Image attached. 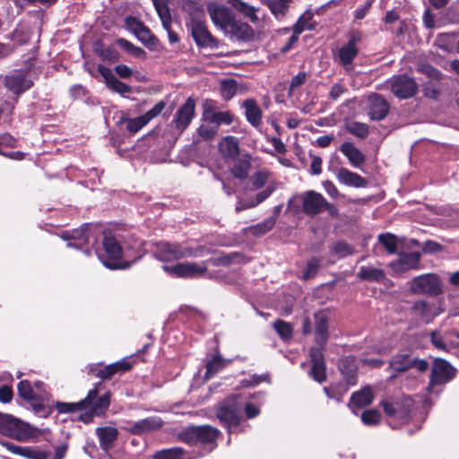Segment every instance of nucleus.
Listing matches in <instances>:
<instances>
[{
    "label": "nucleus",
    "mask_w": 459,
    "mask_h": 459,
    "mask_svg": "<svg viewBox=\"0 0 459 459\" xmlns=\"http://www.w3.org/2000/svg\"><path fill=\"white\" fill-rule=\"evenodd\" d=\"M316 319V342L319 347H314L310 350V358L312 362V368L310 371L311 377L322 383L325 380V364L322 350L328 339V317L325 312H318L315 314Z\"/></svg>",
    "instance_id": "obj_1"
},
{
    "label": "nucleus",
    "mask_w": 459,
    "mask_h": 459,
    "mask_svg": "<svg viewBox=\"0 0 459 459\" xmlns=\"http://www.w3.org/2000/svg\"><path fill=\"white\" fill-rule=\"evenodd\" d=\"M296 198L301 204L302 212L307 216L314 217L326 211L332 217L339 215L337 207L329 203L320 193L307 190L297 195Z\"/></svg>",
    "instance_id": "obj_2"
},
{
    "label": "nucleus",
    "mask_w": 459,
    "mask_h": 459,
    "mask_svg": "<svg viewBox=\"0 0 459 459\" xmlns=\"http://www.w3.org/2000/svg\"><path fill=\"white\" fill-rule=\"evenodd\" d=\"M204 251L202 247L192 248L177 243L159 242L156 244L155 255L161 261H173L186 257H198Z\"/></svg>",
    "instance_id": "obj_3"
},
{
    "label": "nucleus",
    "mask_w": 459,
    "mask_h": 459,
    "mask_svg": "<svg viewBox=\"0 0 459 459\" xmlns=\"http://www.w3.org/2000/svg\"><path fill=\"white\" fill-rule=\"evenodd\" d=\"M80 403L82 411H86V414L81 415L80 419L87 422L93 415H101L106 411L110 403V394L106 392L103 394H99V390L95 387L90 390L87 396Z\"/></svg>",
    "instance_id": "obj_4"
},
{
    "label": "nucleus",
    "mask_w": 459,
    "mask_h": 459,
    "mask_svg": "<svg viewBox=\"0 0 459 459\" xmlns=\"http://www.w3.org/2000/svg\"><path fill=\"white\" fill-rule=\"evenodd\" d=\"M0 433L19 441H27L32 437L30 426L18 419L0 413Z\"/></svg>",
    "instance_id": "obj_5"
},
{
    "label": "nucleus",
    "mask_w": 459,
    "mask_h": 459,
    "mask_svg": "<svg viewBox=\"0 0 459 459\" xmlns=\"http://www.w3.org/2000/svg\"><path fill=\"white\" fill-rule=\"evenodd\" d=\"M188 26L199 48H217L219 47V40L209 31L204 19L192 16Z\"/></svg>",
    "instance_id": "obj_6"
},
{
    "label": "nucleus",
    "mask_w": 459,
    "mask_h": 459,
    "mask_svg": "<svg viewBox=\"0 0 459 459\" xmlns=\"http://www.w3.org/2000/svg\"><path fill=\"white\" fill-rule=\"evenodd\" d=\"M385 85L399 99H409L418 91L414 79L405 74L393 76L386 81Z\"/></svg>",
    "instance_id": "obj_7"
},
{
    "label": "nucleus",
    "mask_w": 459,
    "mask_h": 459,
    "mask_svg": "<svg viewBox=\"0 0 459 459\" xmlns=\"http://www.w3.org/2000/svg\"><path fill=\"white\" fill-rule=\"evenodd\" d=\"M218 435L219 430L213 427L208 425L193 426L182 432L181 438L189 444H205L214 442Z\"/></svg>",
    "instance_id": "obj_8"
},
{
    "label": "nucleus",
    "mask_w": 459,
    "mask_h": 459,
    "mask_svg": "<svg viewBox=\"0 0 459 459\" xmlns=\"http://www.w3.org/2000/svg\"><path fill=\"white\" fill-rule=\"evenodd\" d=\"M411 290L418 294L437 296L442 292L439 277L434 273L415 277L411 283Z\"/></svg>",
    "instance_id": "obj_9"
},
{
    "label": "nucleus",
    "mask_w": 459,
    "mask_h": 459,
    "mask_svg": "<svg viewBox=\"0 0 459 459\" xmlns=\"http://www.w3.org/2000/svg\"><path fill=\"white\" fill-rule=\"evenodd\" d=\"M163 270L171 276L178 278H195L202 276L207 271L204 262L197 263H178L175 265H163Z\"/></svg>",
    "instance_id": "obj_10"
},
{
    "label": "nucleus",
    "mask_w": 459,
    "mask_h": 459,
    "mask_svg": "<svg viewBox=\"0 0 459 459\" xmlns=\"http://www.w3.org/2000/svg\"><path fill=\"white\" fill-rule=\"evenodd\" d=\"M361 40V33L358 30H353L349 34V40L347 44L343 45L337 53V59L339 63L345 67L346 70H351V65L354 58L359 54L358 44Z\"/></svg>",
    "instance_id": "obj_11"
},
{
    "label": "nucleus",
    "mask_w": 459,
    "mask_h": 459,
    "mask_svg": "<svg viewBox=\"0 0 459 459\" xmlns=\"http://www.w3.org/2000/svg\"><path fill=\"white\" fill-rule=\"evenodd\" d=\"M241 405L235 396L225 400L217 409V417L227 426H236L240 420Z\"/></svg>",
    "instance_id": "obj_12"
},
{
    "label": "nucleus",
    "mask_w": 459,
    "mask_h": 459,
    "mask_svg": "<svg viewBox=\"0 0 459 459\" xmlns=\"http://www.w3.org/2000/svg\"><path fill=\"white\" fill-rule=\"evenodd\" d=\"M108 259L100 256L102 264L109 269L126 268L128 265H122L118 259L121 258L123 250L117 240L112 236H105L102 242Z\"/></svg>",
    "instance_id": "obj_13"
},
{
    "label": "nucleus",
    "mask_w": 459,
    "mask_h": 459,
    "mask_svg": "<svg viewBox=\"0 0 459 459\" xmlns=\"http://www.w3.org/2000/svg\"><path fill=\"white\" fill-rule=\"evenodd\" d=\"M207 12L214 26L222 31L227 30L234 18V14L230 8L217 2L208 3Z\"/></svg>",
    "instance_id": "obj_14"
},
{
    "label": "nucleus",
    "mask_w": 459,
    "mask_h": 459,
    "mask_svg": "<svg viewBox=\"0 0 459 459\" xmlns=\"http://www.w3.org/2000/svg\"><path fill=\"white\" fill-rule=\"evenodd\" d=\"M456 369L446 359H435L431 369L430 384L442 385L449 382L455 377Z\"/></svg>",
    "instance_id": "obj_15"
},
{
    "label": "nucleus",
    "mask_w": 459,
    "mask_h": 459,
    "mask_svg": "<svg viewBox=\"0 0 459 459\" xmlns=\"http://www.w3.org/2000/svg\"><path fill=\"white\" fill-rule=\"evenodd\" d=\"M31 85V80L28 78L27 72L23 70H14L5 77V86L15 94L22 93Z\"/></svg>",
    "instance_id": "obj_16"
},
{
    "label": "nucleus",
    "mask_w": 459,
    "mask_h": 459,
    "mask_svg": "<svg viewBox=\"0 0 459 459\" xmlns=\"http://www.w3.org/2000/svg\"><path fill=\"white\" fill-rule=\"evenodd\" d=\"M155 9L161 21L163 28L168 32L169 40L171 44L178 42V34L171 30L172 19L169 9L165 0H152Z\"/></svg>",
    "instance_id": "obj_17"
},
{
    "label": "nucleus",
    "mask_w": 459,
    "mask_h": 459,
    "mask_svg": "<svg viewBox=\"0 0 459 459\" xmlns=\"http://www.w3.org/2000/svg\"><path fill=\"white\" fill-rule=\"evenodd\" d=\"M195 100L188 98L185 104L178 108L173 119V123L178 130L182 132L189 126L195 117Z\"/></svg>",
    "instance_id": "obj_18"
},
{
    "label": "nucleus",
    "mask_w": 459,
    "mask_h": 459,
    "mask_svg": "<svg viewBox=\"0 0 459 459\" xmlns=\"http://www.w3.org/2000/svg\"><path fill=\"white\" fill-rule=\"evenodd\" d=\"M389 112L387 101L377 93L368 96V116L372 120H382Z\"/></svg>",
    "instance_id": "obj_19"
},
{
    "label": "nucleus",
    "mask_w": 459,
    "mask_h": 459,
    "mask_svg": "<svg viewBox=\"0 0 459 459\" xmlns=\"http://www.w3.org/2000/svg\"><path fill=\"white\" fill-rule=\"evenodd\" d=\"M223 32L231 38L241 40H249L254 37L252 28L246 22L235 20V17Z\"/></svg>",
    "instance_id": "obj_20"
},
{
    "label": "nucleus",
    "mask_w": 459,
    "mask_h": 459,
    "mask_svg": "<svg viewBox=\"0 0 459 459\" xmlns=\"http://www.w3.org/2000/svg\"><path fill=\"white\" fill-rule=\"evenodd\" d=\"M9 452L13 455L28 458V459H47L48 455L44 451H40L30 446H16L8 441L2 443Z\"/></svg>",
    "instance_id": "obj_21"
},
{
    "label": "nucleus",
    "mask_w": 459,
    "mask_h": 459,
    "mask_svg": "<svg viewBox=\"0 0 459 459\" xmlns=\"http://www.w3.org/2000/svg\"><path fill=\"white\" fill-rule=\"evenodd\" d=\"M411 356L409 353L401 352L392 357L389 362L388 370L392 371L389 380L396 377L397 373H402L411 368Z\"/></svg>",
    "instance_id": "obj_22"
},
{
    "label": "nucleus",
    "mask_w": 459,
    "mask_h": 459,
    "mask_svg": "<svg viewBox=\"0 0 459 459\" xmlns=\"http://www.w3.org/2000/svg\"><path fill=\"white\" fill-rule=\"evenodd\" d=\"M242 107L245 108V116L248 123L255 128L262 124L263 112L254 99H247L243 101Z\"/></svg>",
    "instance_id": "obj_23"
},
{
    "label": "nucleus",
    "mask_w": 459,
    "mask_h": 459,
    "mask_svg": "<svg viewBox=\"0 0 459 459\" xmlns=\"http://www.w3.org/2000/svg\"><path fill=\"white\" fill-rule=\"evenodd\" d=\"M163 421L157 417L146 418L134 422L130 428L127 429L131 434L142 435L143 433L159 429L162 427Z\"/></svg>",
    "instance_id": "obj_24"
},
{
    "label": "nucleus",
    "mask_w": 459,
    "mask_h": 459,
    "mask_svg": "<svg viewBox=\"0 0 459 459\" xmlns=\"http://www.w3.org/2000/svg\"><path fill=\"white\" fill-rule=\"evenodd\" d=\"M336 178L341 184L348 186L359 188L365 187L368 185V182L364 178L345 168H341L338 170Z\"/></svg>",
    "instance_id": "obj_25"
},
{
    "label": "nucleus",
    "mask_w": 459,
    "mask_h": 459,
    "mask_svg": "<svg viewBox=\"0 0 459 459\" xmlns=\"http://www.w3.org/2000/svg\"><path fill=\"white\" fill-rule=\"evenodd\" d=\"M411 309L415 315L427 324L430 323L440 313L435 308L434 305L424 300L415 302Z\"/></svg>",
    "instance_id": "obj_26"
},
{
    "label": "nucleus",
    "mask_w": 459,
    "mask_h": 459,
    "mask_svg": "<svg viewBox=\"0 0 459 459\" xmlns=\"http://www.w3.org/2000/svg\"><path fill=\"white\" fill-rule=\"evenodd\" d=\"M420 262V254L416 252L401 254L395 262L391 264L396 272H405L416 268Z\"/></svg>",
    "instance_id": "obj_27"
},
{
    "label": "nucleus",
    "mask_w": 459,
    "mask_h": 459,
    "mask_svg": "<svg viewBox=\"0 0 459 459\" xmlns=\"http://www.w3.org/2000/svg\"><path fill=\"white\" fill-rule=\"evenodd\" d=\"M340 369L348 385L357 384V366L353 357L348 356L342 359L340 362Z\"/></svg>",
    "instance_id": "obj_28"
},
{
    "label": "nucleus",
    "mask_w": 459,
    "mask_h": 459,
    "mask_svg": "<svg viewBox=\"0 0 459 459\" xmlns=\"http://www.w3.org/2000/svg\"><path fill=\"white\" fill-rule=\"evenodd\" d=\"M251 157L249 155H243L237 159L233 165L230 167L231 174L238 179H246L251 169Z\"/></svg>",
    "instance_id": "obj_29"
},
{
    "label": "nucleus",
    "mask_w": 459,
    "mask_h": 459,
    "mask_svg": "<svg viewBox=\"0 0 459 459\" xmlns=\"http://www.w3.org/2000/svg\"><path fill=\"white\" fill-rule=\"evenodd\" d=\"M341 152L347 157L353 167H359L365 162L364 154L351 143H343L341 146Z\"/></svg>",
    "instance_id": "obj_30"
},
{
    "label": "nucleus",
    "mask_w": 459,
    "mask_h": 459,
    "mask_svg": "<svg viewBox=\"0 0 459 459\" xmlns=\"http://www.w3.org/2000/svg\"><path fill=\"white\" fill-rule=\"evenodd\" d=\"M219 150L224 157L235 159L239 154L238 139L231 135L225 136L219 143Z\"/></svg>",
    "instance_id": "obj_31"
},
{
    "label": "nucleus",
    "mask_w": 459,
    "mask_h": 459,
    "mask_svg": "<svg viewBox=\"0 0 459 459\" xmlns=\"http://www.w3.org/2000/svg\"><path fill=\"white\" fill-rule=\"evenodd\" d=\"M132 365L126 359H122L118 362L109 364L106 366L104 368L99 370L96 375L97 377L106 379L111 377L113 375L117 373L125 372L131 368Z\"/></svg>",
    "instance_id": "obj_32"
},
{
    "label": "nucleus",
    "mask_w": 459,
    "mask_h": 459,
    "mask_svg": "<svg viewBox=\"0 0 459 459\" xmlns=\"http://www.w3.org/2000/svg\"><path fill=\"white\" fill-rule=\"evenodd\" d=\"M96 434L99 437L100 446L104 450L109 449L113 442L117 437V430L113 427H103L96 429Z\"/></svg>",
    "instance_id": "obj_33"
},
{
    "label": "nucleus",
    "mask_w": 459,
    "mask_h": 459,
    "mask_svg": "<svg viewBox=\"0 0 459 459\" xmlns=\"http://www.w3.org/2000/svg\"><path fill=\"white\" fill-rule=\"evenodd\" d=\"M205 119L211 124H214L217 128L221 125H230L233 122V115L230 111H212L209 108L205 110Z\"/></svg>",
    "instance_id": "obj_34"
},
{
    "label": "nucleus",
    "mask_w": 459,
    "mask_h": 459,
    "mask_svg": "<svg viewBox=\"0 0 459 459\" xmlns=\"http://www.w3.org/2000/svg\"><path fill=\"white\" fill-rule=\"evenodd\" d=\"M359 278L368 281H381L385 279L382 269L372 266H361L358 273Z\"/></svg>",
    "instance_id": "obj_35"
},
{
    "label": "nucleus",
    "mask_w": 459,
    "mask_h": 459,
    "mask_svg": "<svg viewBox=\"0 0 459 459\" xmlns=\"http://www.w3.org/2000/svg\"><path fill=\"white\" fill-rule=\"evenodd\" d=\"M228 3L230 4L237 11L248 18L252 22H256L258 21V17L256 15L257 9L254 6L243 2L242 0H228Z\"/></svg>",
    "instance_id": "obj_36"
},
{
    "label": "nucleus",
    "mask_w": 459,
    "mask_h": 459,
    "mask_svg": "<svg viewBox=\"0 0 459 459\" xmlns=\"http://www.w3.org/2000/svg\"><path fill=\"white\" fill-rule=\"evenodd\" d=\"M373 399L374 395L371 388L365 387L351 395V403L361 408L369 405L373 402Z\"/></svg>",
    "instance_id": "obj_37"
},
{
    "label": "nucleus",
    "mask_w": 459,
    "mask_h": 459,
    "mask_svg": "<svg viewBox=\"0 0 459 459\" xmlns=\"http://www.w3.org/2000/svg\"><path fill=\"white\" fill-rule=\"evenodd\" d=\"M275 222V217L267 218L260 223L247 228V232L254 236L264 235L273 228Z\"/></svg>",
    "instance_id": "obj_38"
},
{
    "label": "nucleus",
    "mask_w": 459,
    "mask_h": 459,
    "mask_svg": "<svg viewBox=\"0 0 459 459\" xmlns=\"http://www.w3.org/2000/svg\"><path fill=\"white\" fill-rule=\"evenodd\" d=\"M291 0H265V3L272 13L277 18H281L285 15L289 9Z\"/></svg>",
    "instance_id": "obj_39"
},
{
    "label": "nucleus",
    "mask_w": 459,
    "mask_h": 459,
    "mask_svg": "<svg viewBox=\"0 0 459 459\" xmlns=\"http://www.w3.org/2000/svg\"><path fill=\"white\" fill-rule=\"evenodd\" d=\"M315 24L313 22V14L309 12L304 13L293 26V30L301 34L306 30H313Z\"/></svg>",
    "instance_id": "obj_40"
},
{
    "label": "nucleus",
    "mask_w": 459,
    "mask_h": 459,
    "mask_svg": "<svg viewBox=\"0 0 459 459\" xmlns=\"http://www.w3.org/2000/svg\"><path fill=\"white\" fill-rule=\"evenodd\" d=\"M345 127L350 134L361 139L366 138L369 133L368 126L366 124L357 121L348 122Z\"/></svg>",
    "instance_id": "obj_41"
},
{
    "label": "nucleus",
    "mask_w": 459,
    "mask_h": 459,
    "mask_svg": "<svg viewBox=\"0 0 459 459\" xmlns=\"http://www.w3.org/2000/svg\"><path fill=\"white\" fill-rule=\"evenodd\" d=\"M429 337L430 342L435 348L448 351V345L446 342V339H447L446 333H442L440 330H434L430 332Z\"/></svg>",
    "instance_id": "obj_42"
},
{
    "label": "nucleus",
    "mask_w": 459,
    "mask_h": 459,
    "mask_svg": "<svg viewBox=\"0 0 459 459\" xmlns=\"http://www.w3.org/2000/svg\"><path fill=\"white\" fill-rule=\"evenodd\" d=\"M230 360L223 359L221 356L216 355L206 364V377H210L223 368Z\"/></svg>",
    "instance_id": "obj_43"
},
{
    "label": "nucleus",
    "mask_w": 459,
    "mask_h": 459,
    "mask_svg": "<svg viewBox=\"0 0 459 459\" xmlns=\"http://www.w3.org/2000/svg\"><path fill=\"white\" fill-rule=\"evenodd\" d=\"M18 394L22 398L28 401L36 400L39 396L27 380H22L18 384Z\"/></svg>",
    "instance_id": "obj_44"
},
{
    "label": "nucleus",
    "mask_w": 459,
    "mask_h": 459,
    "mask_svg": "<svg viewBox=\"0 0 459 459\" xmlns=\"http://www.w3.org/2000/svg\"><path fill=\"white\" fill-rule=\"evenodd\" d=\"M273 328L279 336L283 340L290 339L292 336V325L283 320H276L273 323Z\"/></svg>",
    "instance_id": "obj_45"
},
{
    "label": "nucleus",
    "mask_w": 459,
    "mask_h": 459,
    "mask_svg": "<svg viewBox=\"0 0 459 459\" xmlns=\"http://www.w3.org/2000/svg\"><path fill=\"white\" fill-rule=\"evenodd\" d=\"M378 241L381 243L390 254L397 251V241L394 235L391 233L380 234Z\"/></svg>",
    "instance_id": "obj_46"
},
{
    "label": "nucleus",
    "mask_w": 459,
    "mask_h": 459,
    "mask_svg": "<svg viewBox=\"0 0 459 459\" xmlns=\"http://www.w3.org/2000/svg\"><path fill=\"white\" fill-rule=\"evenodd\" d=\"M220 91L224 100H230L236 94V82L231 79L222 81L221 82Z\"/></svg>",
    "instance_id": "obj_47"
},
{
    "label": "nucleus",
    "mask_w": 459,
    "mask_h": 459,
    "mask_svg": "<svg viewBox=\"0 0 459 459\" xmlns=\"http://www.w3.org/2000/svg\"><path fill=\"white\" fill-rule=\"evenodd\" d=\"M321 260L318 257H311L307 263L305 271L303 272L302 278L304 280H308L313 278L316 273L320 267Z\"/></svg>",
    "instance_id": "obj_48"
},
{
    "label": "nucleus",
    "mask_w": 459,
    "mask_h": 459,
    "mask_svg": "<svg viewBox=\"0 0 459 459\" xmlns=\"http://www.w3.org/2000/svg\"><path fill=\"white\" fill-rule=\"evenodd\" d=\"M116 43L134 56L141 57L145 54L143 48L133 45L130 41L125 39H118L116 40Z\"/></svg>",
    "instance_id": "obj_49"
},
{
    "label": "nucleus",
    "mask_w": 459,
    "mask_h": 459,
    "mask_svg": "<svg viewBox=\"0 0 459 459\" xmlns=\"http://www.w3.org/2000/svg\"><path fill=\"white\" fill-rule=\"evenodd\" d=\"M183 450L179 447L162 450L154 455V459H182Z\"/></svg>",
    "instance_id": "obj_50"
},
{
    "label": "nucleus",
    "mask_w": 459,
    "mask_h": 459,
    "mask_svg": "<svg viewBox=\"0 0 459 459\" xmlns=\"http://www.w3.org/2000/svg\"><path fill=\"white\" fill-rule=\"evenodd\" d=\"M148 123L149 122L143 115L134 118H130L126 120V129L131 133H136Z\"/></svg>",
    "instance_id": "obj_51"
},
{
    "label": "nucleus",
    "mask_w": 459,
    "mask_h": 459,
    "mask_svg": "<svg viewBox=\"0 0 459 459\" xmlns=\"http://www.w3.org/2000/svg\"><path fill=\"white\" fill-rule=\"evenodd\" d=\"M381 414L377 410H368L361 414V420L366 425H377L380 422Z\"/></svg>",
    "instance_id": "obj_52"
},
{
    "label": "nucleus",
    "mask_w": 459,
    "mask_h": 459,
    "mask_svg": "<svg viewBox=\"0 0 459 459\" xmlns=\"http://www.w3.org/2000/svg\"><path fill=\"white\" fill-rule=\"evenodd\" d=\"M208 123L203 124L198 128V134L199 135L205 139H212L218 132V128L214 124H211L209 121Z\"/></svg>",
    "instance_id": "obj_53"
},
{
    "label": "nucleus",
    "mask_w": 459,
    "mask_h": 459,
    "mask_svg": "<svg viewBox=\"0 0 459 459\" xmlns=\"http://www.w3.org/2000/svg\"><path fill=\"white\" fill-rule=\"evenodd\" d=\"M332 252L337 255L339 257H344L353 253L352 247L346 242H337L332 247Z\"/></svg>",
    "instance_id": "obj_54"
},
{
    "label": "nucleus",
    "mask_w": 459,
    "mask_h": 459,
    "mask_svg": "<svg viewBox=\"0 0 459 459\" xmlns=\"http://www.w3.org/2000/svg\"><path fill=\"white\" fill-rule=\"evenodd\" d=\"M82 403H56V408L60 413H68L82 411Z\"/></svg>",
    "instance_id": "obj_55"
},
{
    "label": "nucleus",
    "mask_w": 459,
    "mask_h": 459,
    "mask_svg": "<svg viewBox=\"0 0 459 459\" xmlns=\"http://www.w3.org/2000/svg\"><path fill=\"white\" fill-rule=\"evenodd\" d=\"M418 70L421 74L427 75L429 78L435 80V81H440L443 77L442 74L438 70H437L436 68L431 66L430 65H427V64L421 65L418 68Z\"/></svg>",
    "instance_id": "obj_56"
},
{
    "label": "nucleus",
    "mask_w": 459,
    "mask_h": 459,
    "mask_svg": "<svg viewBox=\"0 0 459 459\" xmlns=\"http://www.w3.org/2000/svg\"><path fill=\"white\" fill-rule=\"evenodd\" d=\"M108 88L115 92L119 93L120 95H125L132 91L130 86L117 80V78L112 81V82L108 86Z\"/></svg>",
    "instance_id": "obj_57"
},
{
    "label": "nucleus",
    "mask_w": 459,
    "mask_h": 459,
    "mask_svg": "<svg viewBox=\"0 0 459 459\" xmlns=\"http://www.w3.org/2000/svg\"><path fill=\"white\" fill-rule=\"evenodd\" d=\"M274 190H275L274 184H270L269 186H267V187L264 190L256 194L255 198L251 199L255 207L256 205H258L259 204H261L262 202H264L265 199H267L273 194V192Z\"/></svg>",
    "instance_id": "obj_58"
},
{
    "label": "nucleus",
    "mask_w": 459,
    "mask_h": 459,
    "mask_svg": "<svg viewBox=\"0 0 459 459\" xmlns=\"http://www.w3.org/2000/svg\"><path fill=\"white\" fill-rule=\"evenodd\" d=\"M268 176L269 174L266 171H258L255 173L251 178L253 186L255 189L263 187L268 179Z\"/></svg>",
    "instance_id": "obj_59"
},
{
    "label": "nucleus",
    "mask_w": 459,
    "mask_h": 459,
    "mask_svg": "<svg viewBox=\"0 0 459 459\" xmlns=\"http://www.w3.org/2000/svg\"><path fill=\"white\" fill-rule=\"evenodd\" d=\"M166 106V103L164 101H159L154 105L152 108H151L149 111H147L143 116L147 119L148 122H150L152 119L159 116L162 110L164 109Z\"/></svg>",
    "instance_id": "obj_60"
},
{
    "label": "nucleus",
    "mask_w": 459,
    "mask_h": 459,
    "mask_svg": "<svg viewBox=\"0 0 459 459\" xmlns=\"http://www.w3.org/2000/svg\"><path fill=\"white\" fill-rule=\"evenodd\" d=\"M134 35L145 45H149L152 41L151 31L145 25H143Z\"/></svg>",
    "instance_id": "obj_61"
},
{
    "label": "nucleus",
    "mask_w": 459,
    "mask_h": 459,
    "mask_svg": "<svg viewBox=\"0 0 459 459\" xmlns=\"http://www.w3.org/2000/svg\"><path fill=\"white\" fill-rule=\"evenodd\" d=\"M144 24L140 22L135 17H127L126 19V29L132 31L134 34L137 33V31L143 26Z\"/></svg>",
    "instance_id": "obj_62"
},
{
    "label": "nucleus",
    "mask_w": 459,
    "mask_h": 459,
    "mask_svg": "<svg viewBox=\"0 0 459 459\" xmlns=\"http://www.w3.org/2000/svg\"><path fill=\"white\" fill-rule=\"evenodd\" d=\"M98 71L104 78L107 86H108L112 81L116 79V76L113 74L112 71L104 65H99Z\"/></svg>",
    "instance_id": "obj_63"
},
{
    "label": "nucleus",
    "mask_w": 459,
    "mask_h": 459,
    "mask_svg": "<svg viewBox=\"0 0 459 459\" xmlns=\"http://www.w3.org/2000/svg\"><path fill=\"white\" fill-rule=\"evenodd\" d=\"M306 79H307V74L305 72H299L298 74H296L291 79L290 85V91L301 86L305 82Z\"/></svg>",
    "instance_id": "obj_64"
}]
</instances>
